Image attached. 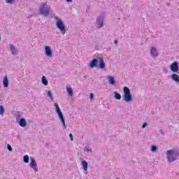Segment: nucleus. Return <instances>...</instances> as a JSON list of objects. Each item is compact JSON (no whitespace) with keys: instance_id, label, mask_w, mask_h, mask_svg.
I'll use <instances>...</instances> for the list:
<instances>
[{"instance_id":"a878e982","label":"nucleus","mask_w":179,"mask_h":179,"mask_svg":"<svg viewBox=\"0 0 179 179\" xmlns=\"http://www.w3.org/2000/svg\"><path fill=\"white\" fill-rule=\"evenodd\" d=\"M24 163H29V155H24L23 157Z\"/></svg>"},{"instance_id":"b1692460","label":"nucleus","mask_w":179,"mask_h":179,"mask_svg":"<svg viewBox=\"0 0 179 179\" xmlns=\"http://www.w3.org/2000/svg\"><path fill=\"white\" fill-rule=\"evenodd\" d=\"M55 107L56 113H60L61 112V108H59V106H58V103H55Z\"/></svg>"},{"instance_id":"c756f323","label":"nucleus","mask_w":179,"mask_h":179,"mask_svg":"<svg viewBox=\"0 0 179 179\" xmlns=\"http://www.w3.org/2000/svg\"><path fill=\"white\" fill-rule=\"evenodd\" d=\"M93 97H94V95L93 94H90V99L91 100H93Z\"/></svg>"},{"instance_id":"2f4dec72","label":"nucleus","mask_w":179,"mask_h":179,"mask_svg":"<svg viewBox=\"0 0 179 179\" xmlns=\"http://www.w3.org/2000/svg\"><path fill=\"white\" fill-rule=\"evenodd\" d=\"M69 138H70V140L71 141H73V135H69Z\"/></svg>"},{"instance_id":"7c9ffc66","label":"nucleus","mask_w":179,"mask_h":179,"mask_svg":"<svg viewBox=\"0 0 179 179\" xmlns=\"http://www.w3.org/2000/svg\"><path fill=\"white\" fill-rule=\"evenodd\" d=\"M146 127H148V123H144L143 125H142V128H146Z\"/></svg>"},{"instance_id":"5701e85b","label":"nucleus","mask_w":179,"mask_h":179,"mask_svg":"<svg viewBox=\"0 0 179 179\" xmlns=\"http://www.w3.org/2000/svg\"><path fill=\"white\" fill-rule=\"evenodd\" d=\"M114 94H115V99H116V100H121V94H120V93L115 92Z\"/></svg>"},{"instance_id":"6ab92c4d","label":"nucleus","mask_w":179,"mask_h":179,"mask_svg":"<svg viewBox=\"0 0 179 179\" xmlns=\"http://www.w3.org/2000/svg\"><path fill=\"white\" fill-rule=\"evenodd\" d=\"M81 164H82V166H83V169L85 170V171H87V167L89 166V164H87V162L82 161Z\"/></svg>"},{"instance_id":"412c9836","label":"nucleus","mask_w":179,"mask_h":179,"mask_svg":"<svg viewBox=\"0 0 179 179\" xmlns=\"http://www.w3.org/2000/svg\"><path fill=\"white\" fill-rule=\"evenodd\" d=\"M41 80H42V83L45 86H48V80H47V78H45V76H43Z\"/></svg>"},{"instance_id":"20e7f679","label":"nucleus","mask_w":179,"mask_h":179,"mask_svg":"<svg viewBox=\"0 0 179 179\" xmlns=\"http://www.w3.org/2000/svg\"><path fill=\"white\" fill-rule=\"evenodd\" d=\"M56 20H57L56 22V26L59 30L62 32V34H65L66 30H65V24L62 22V20L56 17Z\"/></svg>"},{"instance_id":"9d476101","label":"nucleus","mask_w":179,"mask_h":179,"mask_svg":"<svg viewBox=\"0 0 179 179\" xmlns=\"http://www.w3.org/2000/svg\"><path fill=\"white\" fill-rule=\"evenodd\" d=\"M57 114L62 124V127H66V126L65 125V119L64 118V115L62 114V112H57Z\"/></svg>"},{"instance_id":"423d86ee","label":"nucleus","mask_w":179,"mask_h":179,"mask_svg":"<svg viewBox=\"0 0 179 179\" xmlns=\"http://www.w3.org/2000/svg\"><path fill=\"white\" fill-rule=\"evenodd\" d=\"M96 26L98 29H101L104 26V17H98L96 19Z\"/></svg>"},{"instance_id":"f257e3e1","label":"nucleus","mask_w":179,"mask_h":179,"mask_svg":"<svg viewBox=\"0 0 179 179\" xmlns=\"http://www.w3.org/2000/svg\"><path fill=\"white\" fill-rule=\"evenodd\" d=\"M166 160L169 163H173V162H176L177 159L179 157L178 150L175 149H171L166 151Z\"/></svg>"},{"instance_id":"f704fd0d","label":"nucleus","mask_w":179,"mask_h":179,"mask_svg":"<svg viewBox=\"0 0 179 179\" xmlns=\"http://www.w3.org/2000/svg\"><path fill=\"white\" fill-rule=\"evenodd\" d=\"M69 135H72V134H69Z\"/></svg>"},{"instance_id":"1a4fd4ad","label":"nucleus","mask_w":179,"mask_h":179,"mask_svg":"<svg viewBox=\"0 0 179 179\" xmlns=\"http://www.w3.org/2000/svg\"><path fill=\"white\" fill-rule=\"evenodd\" d=\"M150 54L152 57L157 58L159 57V53L157 52V49L155 47H152L150 49Z\"/></svg>"},{"instance_id":"4468645a","label":"nucleus","mask_w":179,"mask_h":179,"mask_svg":"<svg viewBox=\"0 0 179 179\" xmlns=\"http://www.w3.org/2000/svg\"><path fill=\"white\" fill-rule=\"evenodd\" d=\"M171 79L173 80V82H176V83H179V76L176 73H173L171 76Z\"/></svg>"},{"instance_id":"393cba45","label":"nucleus","mask_w":179,"mask_h":179,"mask_svg":"<svg viewBox=\"0 0 179 179\" xmlns=\"http://www.w3.org/2000/svg\"><path fill=\"white\" fill-rule=\"evenodd\" d=\"M5 113V108L3 106H0V115H3V113Z\"/></svg>"},{"instance_id":"c9c22d12","label":"nucleus","mask_w":179,"mask_h":179,"mask_svg":"<svg viewBox=\"0 0 179 179\" xmlns=\"http://www.w3.org/2000/svg\"><path fill=\"white\" fill-rule=\"evenodd\" d=\"M0 40H1V36H0Z\"/></svg>"},{"instance_id":"7ed1b4c3","label":"nucleus","mask_w":179,"mask_h":179,"mask_svg":"<svg viewBox=\"0 0 179 179\" xmlns=\"http://www.w3.org/2000/svg\"><path fill=\"white\" fill-rule=\"evenodd\" d=\"M124 95H123V100L126 101V103H131L134 101L132 99V94H131V90L128 88V87H124L123 88Z\"/></svg>"},{"instance_id":"dca6fc26","label":"nucleus","mask_w":179,"mask_h":179,"mask_svg":"<svg viewBox=\"0 0 179 179\" xmlns=\"http://www.w3.org/2000/svg\"><path fill=\"white\" fill-rule=\"evenodd\" d=\"M3 86L4 87H8V86H9V80H8V76H6L3 78Z\"/></svg>"},{"instance_id":"c85d7f7f","label":"nucleus","mask_w":179,"mask_h":179,"mask_svg":"<svg viewBox=\"0 0 179 179\" xmlns=\"http://www.w3.org/2000/svg\"><path fill=\"white\" fill-rule=\"evenodd\" d=\"M7 148H8V150H9V152H12L13 150V148H12V146L9 144L7 145Z\"/></svg>"},{"instance_id":"0eeeda50","label":"nucleus","mask_w":179,"mask_h":179,"mask_svg":"<svg viewBox=\"0 0 179 179\" xmlns=\"http://www.w3.org/2000/svg\"><path fill=\"white\" fill-rule=\"evenodd\" d=\"M170 68H171V71H172V72H173L174 73H179L178 62H175L172 63Z\"/></svg>"},{"instance_id":"473e14b6","label":"nucleus","mask_w":179,"mask_h":179,"mask_svg":"<svg viewBox=\"0 0 179 179\" xmlns=\"http://www.w3.org/2000/svg\"><path fill=\"white\" fill-rule=\"evenodd\" d=\"M114 43H115V44H116V45H117V44H118V41L115 40V41H114Z\"/></svg>"},{"instance_id":"f03ea898","label":"nucleus","mask_w":179,"mask_h":179,"mask_svg":"<svg viewBox=\"0 0 179 179\" xmlns=\"http://www.w3.org/2000/svg\"><path fill=\"white\" fill-rule=\"evenodd\" d=\"M51 10V6L47 3H41L39 7V13L40 15H42V16H44L45 17H47V16H49L50 11Z\"/></svg>"},{"instance_id":"aec40b11","label":"nucleus","mask_w":179,"mask_h":179,"mask_svg":"<svg viewBox=\"0 0 179 179\" xmlns=\"http://www.w3.org/2000/svg\"><path fill=\"white\" fill-rule=\"evenodd\" d=\"M108 82L110 85H115V79H114V77L113 76H108Z\"/></svg>"},{"instance_id":"9b49d317","label":"nucleus","mask_w":179,"mask_h":179,"mask_svg":"<svg viewBox=\"0 0 179 179\" xmlns=\"http://www.w3.org/2000/svg\"><path fill=\"white\" fill-rule=\"evenodd\" d=\"M45 54L47 57H52V50L50 46L45 47Z\"/></svg>"},{"instance_id":"bb28decb","label":"nucleus","mask_w":179,"mask_h":179,"mask_svg":"<svg viewBox=\"0 0 179 179\" xmlns=\"http://www.w3.org/2000/svg\"><path fill=\"white\" fill-rule=\"evenodd\" d=\"M5 1L6 2V3H10V5H12L15 2V0H5Z\"/></svg>"},{"instance_id":"72a5a7b5","label":"nucleus","mask_w":179,"mask_h":179,"mask_svg":"<svg viewBox=\"0 0 179 179\" xmlns=\"http://www.w3.org/2000/svg\"><path fill=\"white\" fill-rule=\"evenodd\" d=\"M66 2H72L73 0H66Z\"/></svg>"},{"instance_id":"a211bd4d","label":"nucleus","mask_w":179,"mask_h":179,"mask_svg":"<svg viewBox=\"0 0 179 179\" xmlns=\"http://www.w3.org/2000/svg\"><path fill=\"white\" fill-rule=\"evenodd\" d=\"M157 150H159V147H157V145H152L150 146V152H152V153H156Z\"/></svg>"},{"instance_id":"f8f14e48","label":"nucleus","mask_w":179,"mask_h":179,"mask_svg":"<svg viewBox=\"0 0 179 179\" xmlns=\"http://www.w3.org/2000/svg\"><path fill=\"white\" fill-rule=\"evenodd\" d=\"M98 59L99 62V68L100 69H104V68H106V62H104V59L102 57H99Z\"/></svg>"},{"instance_id":"6e6552de","label":"nucleus","mask_w":179,"mask_h":179,"mask_svg":"<svg viewBox=\"0 0 179 179\" xmlns=\"http://www.w3.org/2000/svg\"><path fill=\"white\" fill-rule=\"evenodd\" d=\"M9 48L11 51L12 55H17L19 50L17 49L16 46L11 43L9 45Z\"/></svg>"},{"instance_id":"4be33fe9","label":"nucleus","mask_w":179,"mask_h":179,"mask_svg":"<svg viewBox=\"0 0 179 179\" xmlns=\"http://www.w3.org/2000/svg\"><path fill=\"white\" fill-rule=\"evenodd\" d=\"M67 93H69V96H73V90L71 87H67Z\"/></svg>"},{"instance_id":"ddd939ff","label":"nucleus","mask_w":179,"mask_h":179,"mask_svg":"<svg viewBox=\"0 0 179 179\" xmlns=\"http://www.w3.org/2000/svg\"><path fill=\"white\" fill-rule=\"evenodd\" d=\"M97 64H99V59H93L89 64L90 68H96L97 66Z\"/></svg>"},{"instance_id":"cd10ccee","label":"nucleus","mask_w":179,"mask_h":179,"mask_svg":"<svg viewBox=\"0 0 179 179\" xmlns=\"http://www.w3.org/2000/svg\"><path fill=\"white\" fill-rule=\"evenodd\" d=\"M48 97H50L52 100V93H51V91L48 92Z\"/></svg>"},{"instance_id":"2eb2a0df","label":"nucleus","mask_w":179,"mask_h":179,"mask_svg":"<svg viewBox=\"0 0 179 179\" xmlns=\"http://www.w3.org/2000/svg\"><path fill=\"white\" fill-rule=\"evenodd\" d=\"M83 150L84 152H86V153H87L88 155H90V153H93V150L89 145H86L84 148Z\"/></svg>"},{"instance_id":"f3484780","label":"nucleus","mask_w":179,"mask_h":179,"mask_svg":"<svg viewBox=\"0 0 179 179\" xmlns=\"http://www.w3.org/2000/svg\"><path fill=\"white\" fill-rule=\"evenodd\" d=\"M19 124L24 128V127H26V125L27 124V122H26V120L24 118H21L20 120Z\"/></svg>"},{"instance_id":"39448f33","label":"nucleus","mask_w":179,"mask_h":179,"mask_svg":"<svg viewBox=\"0 0 179 179\" xmlns=\"http://www.w3.org/2000/svg\"><path fill=\"white\" fill-rule=\"evenodd\" d=\"M30 160H31L29 163L30 168L33 169L35 173H37V171H38V168L37 167V163L36 162V159H34V158L31 157Z\"/></svg>"}]
</instances>
